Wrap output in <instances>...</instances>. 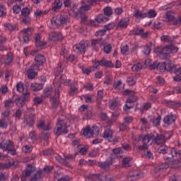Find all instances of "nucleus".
<instances>
[{
	"mask_svg": "<svg viewBox=\"0 0 181 181\" xmlns=\"http://www.w3.org/2000/svg\"><path fill=\"white\" fill-rule=\"evenodd\" d=\"M179 47L173 45H166L163 47H157L154 49V53L159 56L163 60H169L170 59V53H177Z\"/></svg>",
	"mask_w": 181,
	"mask_h": 181,
	"instance_id": "nucleus-1",
	"label": "nucleus"
},
{
	"mask_svg": "<svg viewBox=\"0 0 181 181\" xmlns=\"http://www.w3.org/2000/svg\"><path fill=\"white\" fill-rule=\"evenodd\" d=\"M124 93L130 95L126 100V105H124L123 110L124 111H128V110H131L134 107V103L138 101V97L135 96V91L130 90L127 89Z\"/></svg>",
	"mask_w": 181,
	"mask_h": 181,
	"instance_id": "nucleus-2",
	"label": "nucleus"
},
{
	"mask_svg": "<svg viewBox=\"0 0 181 181\" xmlns=\"http://www.w3.org/2000/svg\"><path fill=\"white\" fill-rule=\"evenodd\" d=\"M54 84L56 87L55 91H54V95L52 98V106L56 110L57 107H59V98L60 97V87L62 86V84L60 82H56L54 81Z\"/></svg>",
	"mask_w": 181,
	"mask_h": 181,
	"instance_id": "nucleus-3",
	"label": "nucleus"
},
{
	"mask_svg": "<svg viewBox=\"0 0 181 181\" xmlns=\"http://www.w3.org/2000/svg\"><path fill=\"white\" fill-rule=\"evenodd\" d=\"M0 149H3L4 151H7L8 153H11V155H16V150H15L13 143L10 140H3L0 142Z\"/></svg>",
	"mask_w": 181,
	"mask_h": 181,
	"instance_id": "nucleus-4",
	"label": "nucleus"
},
{
	"mask_svg": "<svg viewBox=\"0 0 181 181\" xmlns=\"http://www.w3.org/2000/svg\"><path fill=\"white\" fill-rule=\"evenodd\" d=\"M57 127V135H61V134H69V130H67V125L64 120H58V122L56 125Z\"/></svg>",
	"mask_w": 181,
	"mask_h": 181,
	"instance_id": "nucleus-5",
	"label": "nucleus"
},
{
	"mask_svg": "<svg viewBox=\"0 0 181 181\" xmlns=\"http://www.w3.org/2000/svg\"><path fill=\"white\" fill-rule=\"evenodd\" d=\"M34 60L35 63L33 64L32 66H34L35 69H39L40 66L46 64V57L42 54L36 55Z\"/></svg>",
	"mask_w": 181,
	"mask_h": 181,
	"instance_id": "nucleus-6",
	"label": "nucleus"
},
{
	"mask_svg": "<svg viewBox=\"0 0 181 181\" xmlns=\"http://www.w3.org/2000/svg\"><path fill=\"white\" fill-rule=\"evenodd\" d=\"M155 138V134H146L144 136L142 139L143 145L138 147V149L140 151H144V149H148V144L151 139Z\"/></svg>",
	"mask_w": 181,
	"mask_h": 181,
	"instance_id": "nucleus-7",
	"label": "nucleus"
},
{
	"mask_svg": "<svg viewBox=\"0 0 181 181\" xmlns=\"http://www.w3.org/2000/svg\"><path fill=\"white\" fill-rule=\"evenodd\" d=\"M91 9V6L90 4L82 6L78 9V13H77L76 16H80L82 21H86L87 17L86 16V11H90Z\"/></svg>",
	"mask_w": 181,
	"mask_h": 181,
	"instance_id": "nucleus-8",
	"label": "nucleus"
},
{
	"mask_svg": "<svg viewBox=\"0 0 181 181\" xmlns=\"http://www.w3.org/2000/svg\"><path fill=\"white\" fill-rule=\"evenodd\" d=\"M94 64L96 67L98 69L99 66H103L104 67H114V64L111 61H107L103 58L100 61L98 59L94 60Z\"/></svg>",
	"mask_w": 181,
	"mask_h": 181,
	"instance_id": "nucleus-9",
	"label": "nucleus"
},
{
	"mask_svg": "<svg viewBox=\"0 0 181 181\" xmlns=\"http://www.w3.org/2000/svg\"><path fill=\"white\" fill-rule=\"evenodd\" d=\"M33 165L32 164L28 165V168H26L22 173L21 181H28V177H30L32 173H33Z\"/></svg>",
	"mask_w": 181,
	"mask_h": 181,
	"instance_id": "nucleus-10",
	"label": "nucleus"
},
{
	"mask_svg": "<svg viewBox=\"0 0 181 181\" xmlns=\"http://www.w3.org/2000/svg\"><path fill=\"white\" fill-rule=\"evenodd\" d=\"M132 35L135 36H141L142 39H146L149 36V32L145 30L143 28H134L132 31Z\"/></svg>",
	"mask_w": 181,
	"mask_h": 181,
	"instance_id": "nucleus-11",
	"label": "nucleus"
},
{
	"mask_svg": "<svg viewBox=\"0 0 181 181\" xmlns=\"http://www.w3.org/2000/svg\"><path fill=\"white\" fill-rule=\"evenodd\" d=\"M51 23L52 25H56L57 26L59 25H64L67 23V17L64 16H60L59 18L57 17H53L51 19Z\"/></svg>",
	"mask_w": 181,
	"mask_h": 181,
	"instance_id": "nucleus-12",
	"label": "nucleus"
},
{
	"mask_svg": "<svg viewBox=\"0 0 181 181\" xmlns=\"http://www.w3.org/2000/svg\"><path fill=\"white\" fill-rule=\"evenodd\" d=\"M35 119L36 117H35V114H30L28 115L24 116L23 122L28 127H33Z\"/></svg>",
	"mask_w": 181,
	"mask_h": 181,
	"instance_id": "nucleus-13",
	"label": "nucleus"
},
{
	"mask_svg": "<svg viewBox=\"0 0 181 181\" xmlns=\"http://www.w3.org/2000/svg\"><path fill=\"white\" fill-rule=\"evenodd\" d=\"M21 32L22 33H24L23 37L24 43L30 42V36L32 35V32H33V29H32V28H28L23 29Z\"/></svg>",
	"mask_w": 181,
	"mask_h": 181,
	"instance_id": "nucleus-14",
	"label": "nucleus"
},
{
	"mask_svg": "<svg viewBox=\"0 0 181 181\" xmlns=\"http://www.w3.org/2000/svg\"><path fill=\"white\" fill-rule=\"evenodd\" d=\"M74 47H75L78 53L84 54V53H86V47H87V42L85 41H81L78 45H75Z\"/></svg>",
	"mask_w": 181,
	"mask_h": 181,
	"instance_id": "nucleus-15",
	"label": "nucleus"
},
{
	"mask_svg": "<svg viewBox=\"0 0 181 181\" xmlns=\"http://www.w3.org/2000/svg\"><path fill=\"white\" fill-rule=\"evenodd\" d=\"M49 39L52 42H57L63 39V35L61 33L52 32L49 33Z\"/></svg>",
	"mask_w": 181,
	"mask_h": 181,
	"instance_id": "nucleus-16",
	"label": "nucleus"
},
{
	"mask_svg": "<svg viewBox=\"0 0 181 181\" xmlns=\"http://www.w3.org/2000/svg\"><path fill=\"white\" fill-rule=\"evenodd\" d=\"M176 118H177L176 115L170 114L164 117L163 122L167 125H170V124H173L176 121Z\"/></svg>",
	"mask_w": 181,
	"mask_h": 181,
	"instance_id": "nucleus-17",
	"label": "nucleus"
},
{
	"mask_svg": "<svg viewBox=\"0 0 181 181\" xmlns=\"http://www.w3.org/2000/svg\"><path fill=\"white\" fill-rule=\"evenodd\" d=\"M36 70L39 71L40 69H36V67L33 65L30 66V69L27 71L28 78H30V80H33V78H35V77L37 76Z\"/></svg>",
	"mask_w": 181,
	"mask_h": 181,
	"instance_id": "nucleus-18",
	"label": "nucleus"
},
{
	"mask_svg": "<svg viewBox=\"0 0 181 181\" xmlns=\"http://www.w3.org/2000/svg\"><path fill=\"white\" fill-rule=\"evenodd\" d=\"M170 155L172 158L176 159L178 162L181 160V150L176 148H172L170 151Z\"/></svg>",
	"mask_w": 181,
	"mask_h": 181,
	"instance_id": "nucleus-19",
	"label": "nucleus"
},
{
	"mask_svg": "<svg viewBox=\"0 0 181 181\" xmlns=\"http://www.w3.org/2000/svg\"><path fill=\"white\" fill-rule=\"evenodd\" d=\"M153 139H155L156 144H157V145H160V144H165L168 138L166 136L162 134H156V136H154Z\"/></svg>",
	"mask_w": 181,
	"mask_h": 181,
	"instance_id": "nucleus-20",
	"label": "nucleus"
},
{
	"mask_svg": "<svg viewBox=\"0 0 181 181\" xmlns=\"http://www.w3.org/2000/svg\"><path fill=\"white\" fill-rule=\"evenodd\" d=\"M113 135H114V131H112V129L107 128L105 130L103 137L105 139H108L110 141V139H112Z\"/></svg>",
	"mask_w": 181,
	"mask_h": 181,
	"instance_id": "nucleus-21",
	"label": "nucleus"
},
{
	"mask_svg": "<svg viewBox=\"0 0 181 181\" xmlns=\"http://www.w3.org/2000/svg\"><path fill=\"white\" fill-rule=\"evenodd\" d=\"M177 162H179L177 160H176V158H173V157H168L165 159V163L168 166V168H169V166H171V168H176V166H175V165H176V163H177Z\"/></svg>",
	"mask_w": 181,
	"mask_h": 181,
	"instance_id": "nucleus-22",
	"label": "nucleus"
},
{
	"mask_svg": "<svg viewBox=\"0 0 181 181\" xmlns=\"http://www.w3.org/2000/svg\"><path fill=\"white\" fill-rule=\"evenodd\" d=\"M37 128H38V129H43V131H50V129H52L50 124L45 126V121L43 120L40 121V123L37 124Z\"/></svg>",
	"mask_w": 181,
	"mask_h": 181,
	"instance_id": "nucleus-23",
	"label": "nucleus"
},
{
	"mask_svg": "<svg viewBox=\"0 0 181 181\" xmlns=\"http://www.w3.org/2000/svg\"><path fill=\"white\" fill-rule=\"evenodd\" d=\"M162 117L160 116H158L157 117L155 116L150 117V122H152L154 127H158L160 125V119Z\"/></svg>",
	"mask_w": 181,
	"mask_h": 181,
	"instance_id": "nucleus-24",
	"label": "nucleus"
},
{
	"mask_svg": "<svg viewBox=\"0 0 181 181\" xmlns=\"http://www.w3.org/2000/svg\"><path fill=\"white\" fill-rule=\"evenodd\" d=\"M172 151V148L168 147V146H166V145H163V146H161L158 148L159 153H162L163 155L168 153V152L170 155V151Z\"/></svg>",
	"mask_w": 181,
	"mask_h": 181,
	"instance_id": "nucleus-25",
	"label": "nucleus"
},
{
	"mask_svg": "<svg viewBox=\"0 0 181 181\" xmlns=\"http://www.w3.org/2000/svg\"><path fill=\"white\" fill-rule=\"evenodd\" d=\"M175 76L173 77L174 81L176 83H181V68H177L175 69Z\"/></svg>",
	"mask_w": 181,
	"mask_h": 181,
	"instance_id": "nucleus-26",
	"label": "nucleus"
},
{
	"mask_svg": "<svg viewBox=\"0 0 181 181\" xmlns=\"http://www.w3.org/2000/svg\"><path fill=\"white\" fill-rule=\"evenodd\" d=\"M83 135L86 138H93V130H91V127L90 126L86 127V129H83Z\"/></svg>",
	"mask_w": 181,
	"mask_h": 181,
	"instance_id": "nucleus-27",
	"label": "nucleus"
},
{
	"mask_svg": "<svg viewBox=\"0 0 181 181\" xmlns=\"http://www.w3.org/2000/svg\"><path fill=\"white\" fill-rule=\"evenodd\" d=\"M42 170L37 171L33 177H30V181H37L43 177Z\"/></svg>",
	"mask_w": 181,
	"mask_h": 181,
	"instance_id": "nucleus-28",
	"label": "nucleus"
},
{
	"mask_svg": "<svg viewBox=\"0 0 181 181\" xmlns=\"http://www.w3.org/2000/svg\"><path fill=\"white\" fill-rule=\"evenodd\" d=\"M128 23H129V18H124L118 23V25L122 29H125L128 26Z\"/></svg>",
	"mask_w": 181,
	"mask_h": 181,
	"instance_id": "nucleus-29",
	"label": "nucleus"
},
{
	"mask_svg": "<svg viewBox=\"0 0 181 181\" xmlns=\"http://www.w3.org/2000/svg\"><path fill=\"white\" fill-rule=\"evenodd\" d=\"M62 5H63V2L60 1V0H55L54 2V6L52 7V11L54 12H59V11H60V8H62Z\"/></svg>",
	"mask_w": 181,
	"mask_h": 181,
	"instance_id": "nucleus-30",
	"label": "nucleus"
},
{
	"mask_svg": "<svg viewBox=\"0 0 181 181\" xmlns=\"http://www.w3.org/2000/svg\"><path fill=\"white\" fill-rule=\"evenodd\" d=\"M62 5H63V2L60 1V0H55L54 2V6L52 7V11L54 12H59V11H60V8H62Z\"/></svg>",
	"mask_w": 181,
	"mask_h": 181,
	"instance_id": "nucleus-31",
	"label": "nucleus"
},
{
	"mask_svg": "<svg viewBox=\"0 0 181 181\" xmlns=\"http://www.w3.org/2000/svg\"><path fill=\"white\" fill-rule=\"evenodd\" d=\"M62 5H63V2L60 1V0H55L54 2V6L52 7V11L54 12H59V11H60V8H62Z\"/></svg>",
	"mask_w": 181,
	"mask_h": 181,
	"instance_id": "nucleus-32",
	"label": "nucleus"
},
{
	"mask_svg": "<svg viewBox=\"0 0 181 181\" xmlns=\"http://www.w3.org/2000/svg\"><path fill=\"white\" fill-rule=\"evenodd\" d=\"M121 106V103L117 100H110L109 107L110 110H117Z\"/></svg>",
	"mask_w": 181,
	"mask_h": 181,
	"instance_id": "nucleus-33",
	"label": "nucleus"
},
{
	"mask_svg": "<svg viewBox=\"0 0 181 181\" xmlns=\"http://www.w3.org/2000/svg\"><path fill=\"white\" fill-rule=\"evenodd\" d=\"M112 162H114V159L111 158L110 161L108 162H103L99 163V166L101 169H110V166L112 165Z\"/></svg>",
	"mask_w": 181,
	"mask_h": 181,
	"instance_id": "nucleus-34",
	"label": "nucleus"
},
{
	"mask_svg": "<svg viewBox=\"0 0 181 181\" xmlns=\"http://www.w3.org/2000/svg\"><path fill=\"white\" fill-rule=\"evenodd\" d=\"M165 16L166 19H168L169 25H172L171 22H173V21H175V15L173 14V12L167 11L165 13Z\"/></svg>",
	"mask_w": 181,
	"mask_h": 181,
	"instance_id": "nucleus-35",
	"label": "nucleus"
},
{
	"mask_svg": "<svg viewBox=\"0 0 181 181\" xmlns=\"http://www.w3.org/2000/svg\"><path fill=\"white\" fill-rule=\"evenodd\" d=\"M76 4H74L72 8L70 9V11H69V16H74V18H81V16H77V13H78V11L76 12Z\"/></svg>",
	"mask_w": 181,
	"mask_h": 181,
	"instance_id": "nucleus-36",
	"label": "nucleus"
},
{
	"mask_svg": "<svg viewBox=\"0 0 181 181\" xmlns=\"http://www.w3.org/2000/svg\"><path fill=\"white\" fill-rule=\"evenodd\" d=\"M31 88L33 91H39L43 88V84L34 83L31 84Z\"/></svg>",
	"mask_w": 181,
	"mask_h": 181,
	"instance_id": "nucleus-37",
	"label": "nucleus"
},
{
	"mask_svg": "<svg viewBox=\"0 0 181 181\" xmlns=\"http://www.w3.org/2000/svg\"><path fill=\"white\" fill-rule=\"evenodd\" d=\"M14 103H16V105H17V107H19V108H22V107H23V105H25V101L23 100V99L21 97H17L15 100Z\"/></svg>",
	"mask_w": 181,
	"mask_h": 181,
	"instance_id": "nucleus-38",
	"label": "nucleus"
},
{
	"mask_svg": "<svg viewBox=\"0 0 181 181\" xmlns=\"http://www.w3.org/2000/svg\"><path fill=\"white\" fill-rule=\"evenodd\" d=\"M141 177V175L139 173L136 174H129V176L127 177V180L129 181H135L138 180Z\"/></svg>",
	"mask_w": 181,
	"mask_h": 181,
	"instance_id": "nucleus-39",
	"label": "nucleus"
},
{
	"mask_svg": "<svg viewBox=\"0 0 181 181\" xmlns=\"http://www.w3.org/2000/svg\"><path fill=\"white\" fill-rule=\"evenodd\" d=\"M110 18H106L104 14H100L98 17L95 19L97 23H101V22L109 21Z\"/></svg>",
	"mask_w": 181,
	"mask_h": 181,
	"instance_id": "nucleus-40",
	"label": "nucleus"
},
{
	"mask_svg": "<svg viewBox=\"0 0 181 181\" xmlns=\"http://www.w3.org/2000/svg\"><path fill=\"white\" fill-rule=\"evenodd\" d=\"M52 91H53V88H52L50 87L46 88L44 90V93L42 95L44 98H47L50 97V95H52Z\"/></svg>",
	"mask_w": 181,
	"mask_h": 181,
	"instance_id": "nucleus-41",
	"label": "nucleus"
},
{
	"mask_svg": "<svg viewBox=\"0 0 181 181\" xmlns=\"http://www.w3.org/2000/svg\"><path fill=\"white\" fill-rule=\"evenodd\" d=\"M57 160L60 163H62L64 166H67L68 168H70V165H69V162H67V160L66 158H62L60 156H57L56 157Z\"/></svg>",
	"mask_w": 181,
	"mask_h": 181,
	"instance_id": "nucleus-42",
	"label": "nucleus"
},
{
	"mask_svg": "<svg viewBox=\"0 0 181 181\" xmlns=\"http://www.w3.org/2000/svg\"><path fill=\"white\" fill-rule=\"evenodd\" d=\"M6 42V37L0 35V50L3 52V50H6V47L4 46V43Z\"/></svg>",
	"mask_w": 181,
	"mask_h": 181,
	"instance_id": "nucleus-43",
	"label": "nucleus"
},
{
	"mask_svg": "<svg viewBox=\"0 0 181 181\" xmlns=\"http://www.w3.org/2000/svg\"><path fill=\"white\" fill-rule=\"evenodd\" d=\"M21 22L22 23H24V25H30L32 18L30 16H21Z\"/></svg>",
	"mask_w": 181,
	"mask_h": 181,
	"instance_id": "nucleus-44",
	"label": "nucleus"
},
{
	"mask_svg": "<svg viewBox=\"0 0 181 181\" xmlns=\"http://www.w3.org/2000/svg\"><path fill=\"white\" fill-rule=\"evenodd\" d=\"M113 87L114 88H115V90H119V91L122 90V88H124V86L122 85V81H118L117 82L115 81L113 83Z\"/></svg>",
	"mask_w": 181,
	"mask_h": 181,
	"instance_id": "nucleus-45",
	"label": "nucleus"
},
{
	"mask_svg": "<svg viewBox=\"0 0 181 181\" xmlns=\"http://www.w3.org/2000/svg\"><path fill=\"white\" fill-rule=\"evenodd\" d=\"M15 162H8L6 163H0V169H9L11 166L14 165Z\"/></svg>",
	"mask_w": 181,
	"mask_h": 181,
	"instance_id": "nucleus-46",
	"label": "nucleus"
},
{
	"mask_svg": "<svg viewBox=\"0 0 181 181\" xmlns=\"http://www.w3.org/2000/svg\"><path fill=\"white\" fill-rule=\"evenodd\" d=\"M95 69H98L96 65L90 66L89 68H87V69H82V71H83V74L88 75V74H90V73H91V71H94V70Z\"/></svg>",
	"mask_w": 181,
	"mask_h": 181,
	"instance_id": "nucleus-47",
	"label": "nucleus"
},
{
	"mask_svg": "<svg viewBox=\"0 0 181 181\" xmlns=\"http://www.w3.org/2000/svg\"><path fill=\"white\" fill-rule=\"evenodd\" d=\"M168 65L165 62H158L157 70L165 71Z\"/></svg>",
	"mask_w": 181,
	"mask_h": 181,
	"instance_id": "nucleus-48",
	"label": "nucleus"
},
{
	"mask_svg": "<svg viewBox=\"0 0 181 181\" xmlns=\"http://www.w3.org/2000/svg\"><path fill=\"white\" fill-rule=\"evenodd\" d=\"M14 103L15 101L13 100V99H8L5 101L4 107L6 108H11V107H13Z\"/></svg>",
	"mask_w": 181,
	"mask_h": 181,
	"instance_id": "nucleus-49",
	"label": "nucleus"
},
{
	"mask_svg": "<svg viewBox=\"0 0 181 181\" xmlns=\"http://www.w3.org/2000/svg\"><path fill=\"white\" fill-rule=\"evenodd\" d=\"M135 18H146L148 16V13H144L142 12H140L139 10H137L134 13Z\"/></svg>",
	"mask_w": 181,
	"mask_h": 181,
	"instance_id": "nucleus-50",
	"label": "nucleus"
},
{
	"mask_svg": "<svg viewBox=\"0 0 181 181\" xmlns=\"http://www.w3.org/2000/svg\"><path fill=\"white\" fill-rule=\"evenodd\" d=\"M30 15V9L28 7H25L21 10V16H29Z\"/></svg>",
	"mask_w": 181,
	"mask_h": 181,
	"instance_id": "nucleus-51",
	"label": "nucleus"
},
{
	"mask_svg": "<svg viewBox=\"0 0 181 181\" xmlns=\"http://www.w3.org/2000/svg\"><path fill=\"white\" fill-rule=\"evenodd\" d=\"M12 55L11 54H8L7 56L4 59V63L5 64H10V63H12Z\"/></svg>",
	"mask_w": 181,
	"mask_h": 181,
	"instance_id": "nucleus-52",
	"label": "nucleus"
},
{
	"mask_svg": "<svg viewBox=\"0 0 181 181\" xmlns=\"http://www.w3.org/2000/svg\"><path fill=\"white\" fill-rule=\"evenodd\" d=\"M104 14L106 15V16H111L112 15V10L111 9V7L107 6L103 9Z\"/></svg>",
	"mask_w": 181,
	"mask_h": 181,
	"instance_id": "nucleus-53",
	"label": "nucleus"
},
{
	"mask_svg": "<svg viewBox=\"0 0 181 181\" xmlns=\"http://www.w3.org/2000/svg\"><path fill=\"white\" fill-rule=\"evenodd\" d=\"M132 71H139V70H142V64L138 63L136 64L133 65L132 67Z\"/></svg>",
	"mask_w": 181,
	"mask_h": 181,
	"instance_id": "nucleus-54",
	"label": "nucleus"
},
{
	"mask_svg": "<svg viewBox=\"0 0 181 181\" xmlns=\"http://www.w3.org/2000/svg\"><path fill=\"white\" fill-rule=\"evenodd\" d=\"M90 129L93 135H100V128L98 126L93 125Z\"/></svg>",
	"mask_w": 181,
	"mask_h": 181,
	"instance_id": "nucleus-55",
	"label": "nucleus"
},
{
	"mask_svg": "<svg viewBox=\"0 0 181 181\" xmlns=\"http://www.w3.org/2000/svg\"><path fill=\"white\" fill-rule=\"evenodd\" d=\"M103 50L105 53H106L107 54H110V53H111V50H112V46H111L110 44L105 45Z\"/></svg>",
	"mask_w": 181,
	"mask_h": 181,
	"instance_id": "nucleus-56",
	"label": "nucleus"
},
{
	"mask_svg": "<svg viewBox=\"0 0 181 181\" xmlns=\"http://www.w3.org/2000/svg\"><path fill=\"white\" fill-rule=\"evenodd\" d=\"M101 43H103V38L91 40L92 47H95L97 45H100Z\"/></svg>",
	"mask_w": 181,
	"mask_h": 181,
	"instance_id": "nucleus-57",
	"label": "nucleus"
},
{
	"mask_svg": "<svg viewBox=\"0 0 181 181\" xmlns=\"http://www.w3.org/2000/svg\"><path fill=\"white\" fill-rule=\"evenodd\" d=\"M35 15L37 18H40V16H43V15H47V11H42V10H37L36 12H35Z\"/></svg>",
	"mask_w": 181,
	"mask_h": 181,
	"instance_id": "nucleus-58",
	"label": "nucleus"
},
{
	"mask_svg": "<svg viewBox=\"0 0 181 181\" xmlns=\"http://www.w3.org/2000/svg\"><path fill=\"white\" fill-rule=\"evenodd\" d=\"M23 98L22 100L24 101V103H26V101H29V98L30 97V93L29 91H26L23 93Z\"/></svg>",
	"mask_w": 181,
	"mask_h": 181,
	"instance_id": "nucleus-59",
	"label": "nucleus"
},
{
	"mask_svg": "<svg viewBox=\"0 0 181 181\" xmlns=\"http://www.w3.org/2000/svg\"><path fill=\"white\" fill-rule=\"evenodd\" d=\"M33 149V147H32V146H25L24 147H23V152H25V153H30L32 152Z\"/></svg>",
	"mask_w": 181,
	"mask_h": 181,
	"instance_id": "nucleus-60",
	"label": "nucleus"
},
{
	"mask_svg": "<svg viewBox=\"0 0 181 181\" xmlns=\"http://www.w3.org/2000/svg\"><path fill=\"white\" fill-rule=\"evenodd\" d=\"M165 169H168V165H158L155 168L154 170L155 172H162V170H165Z\"/></svg>",
	"mask_w": 181,
	"mask_h": 181,
	"instance_id": "nucleus-61",
	"label": "nucleus"
},
{
	"mask_svg": "<svg viewBox=\"0 0 181 181\" xmlns=\"http://www.w3.org/2000/svg\"><path fill=\"white\" fill-rule=\"evenodd\" d=\"M78 93V89L74 86L71 87L69 90V95H74L75 94H77Z\"/></svg>",
	"mask_w": 181,
	"mask_h": 181,
	"instance_id": "nucleus-62",
	"label": "nucleus"
},
{
	"mask_svg": "<svg viewBox=\"0 0 181 181\" xmlns=\"http://www.w3.org/2000/svg\"><path fill=\"white\" fill-rule=\"evenodd\" d=\"M127 83H129V86H135V84L136 83V81H135V79L134 78V76H132L127 78Z\"/></svg>",
	"mask_w": 181,
	"mask_h": 181,
	"instance_id": "nucleus-63",
	"label": "nucleus"
},
{
	"mask_svg": "<svg viewBox=\"0 0 181 181\" xmlns=\"http://www.w3.org/2000/svg\"><path fill=\"white\" fill-rule=\"evenodd\" d=\"M132 160V158L131 157H125L124 159H123V163H122V165L123 166H127V165H129V162H131Z\"/></svg>",
	"mask_w": 181,
	"mask_h": 181,
	"instance_id": "nucleus-64",
	"label": "nucleus"
}]
</instances>
